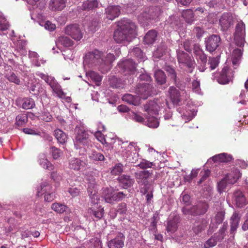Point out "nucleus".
Wrapping results in <instances>:
<instances>
[{
	"mask_svg": "<svg viewBox=\"0 0 248 248\" xmlns=\"http://www.w3.org/2000/svg\"><path fill=\"white\" fill-rule=\"evenodd\" d=\"M103 53L97 49L88 52L85 56L84 62L90 66L98 65L104 71L110 68V65L115 60V57L113 54L108 53L105 57Z\"/></svg>",
	"mask_w": 248,
	"mask_h": 248,
	"instance_id": "1",
	"label": "nucleus"
},
{
	"mask_svg": "<svg viewBox=\"0 0 248 248\" xmlns=\"http://www.w3.org/2000/svg\"><path fill=\"white\" fill-rule=\"evenodd\" d=\"M136 25L129 20H123L118 24L114 31L113 38L117 43L130 42L136 36Z\"/></svg>",
	"mask_w": 248,
	"mask_h": 248,
	"instance_id": "2",
	"label": "nucleus"
},
{
	"mask_svg": "<svg viewBox=\"0 0 248 248\" xmlns=\"http://www.w3.org/2000/svg\"><path fill=\"white\" fill-rule=\"evenodd\" d=\"M228 224L224 222L217 232L215 233L204 243V248H210L216 246L218 242H221L227 234Z\"/></svg>",
	"mask_w": 248,
	"mask_h": 248,
	"instance_id": "3",
	"label": "nucleus"
},
{
	"mask_svg": "<svg viewBox=\"0 0 248 248\" xmlns=\"http://www.w3.org/2000/svg\"><path fill=\"white\" fill-rule=\"evenodd\" d=\"M245 25L242 21L236 25L234 40L237 46L243 47L245 42Z\"/></svg>",
	"mask_w": 248,
	"mask_h": 248,
	"instance_id": "4",
	"label": "nucleus"
},
{
	"mask_svg": "<svg viewBox=\"0 0 248 248\" xmlns=\"http://www.w3.org/2000/svg\"><path fill=\"white\" fill-rule=\"evenodd\" d=\"M89 136V135L85 130L78 128L74 140V145L76 149L79 148L80 145L88 147L91 143Z\"/></svg>",
	"mask_w": 248,
	"mask_h": 248,
	"instance_id": "5",
	"label": "nucleus"
},
{
	"mask_svg": "<svg viewBox=\"0 0 248 248\" xmlns=\"http://www.w3.org/2000/svg\"><path fill=\"white\" fill-rule=\"evenodd\" d=\"M153 90L154 87L152 84L146 83L144 84L139 83L135 89V93L139 95L140 99H146L152 94Z\"/></svg>",
	"mask_w": 248,
	"mask_h": 248,
	"instance_id": "6",
	"label": "nucleus"
},
{
	"mask_svg": "<svg viewBox=\"0 0 248 248\" xmlns=\"http://www.w3.org/2000/svg\"><path fill=\"white\" fill-rule=\"evenodd\" d=\"M65 34L70 36L75 41H80L83 37V32L79 25L73 24L67 25L64 29Z\"/></svg>",
	"mask_w": 248,
	"mask_h": 248,
	"instance_id": "7",
	"label": "nucleus"
},
{
	"mask_svg": "<svg viewBox=\"0 0 248 248\" xmlns=\"http://www.w3.org/2000/svg\"><path fill=\"white\" fill-rule=\"evenodd\" d=\"M177 57L179 63L188 68L189 72H192L194 67V63L190 56L187 53L179 50L177 51Z\"/></svg>",
	"mask_w": 248,
	"mask_h": 248,
	"instance_id": "8",
	"label": "nucleus"
},
{
	"mask_svg": "<svg viewBox=\"0 0 248 248\" xmlns=\"http://www.w3.org/2000/svg\"><path fill=\"white\" fill-rule=\"evenodd\" d=\"M142 114L145 118L144 124L151 128H156L159 125V122L154 115L156 114L155 109H144Z\"/></svg>",
	"mask_w": 248,
	"mask_h": 248,
	"instance_id": "9",
	"label": "nucleus"
},
{
	"mask_svg": "<svg viewBox=\"0 0 248 248\" xmlns=\"http://www.w3.org/2000/svg\"><path fill=\"white\" fill-rule=\"evenodd\" d=\"M51 186L46 182L41 184L40 188L38 189L36 196L39 197L42 194L45 195V201L47 202H51L54 200L55 196L54 193L50 192Z\"/></svg>",
	"mask_w": 248,
	"mask_h": 248,
	"instance_id": "10",
	"label": "nucleus"
},
{
	"mask_svg": "<svg viewBox=\"0 0 248 248\" xmlns=\"http://www.w3.org/2000/svg\"><path fill=\"white\" fill-rule=\"evenodd\" d=\"M122 73L124 75L134 74L136 71V65L132 60H126L118 64Z\"/></svg>",
	"mask_w": 248,
	"mask_h": 248,
	"instance_id": "11",
	"label": "nucleus"
},
{
	"mask_svg": "<svg viewBox=\"0 0 248 248\" xmlns=\"http://www.w3.org/2000/svg\"><path fill=\"white\" fill-rule=\"evenodd\" d=\"M208 222L204 218H197L192 224V230L194 234L201 236L202 233L206 229Z\"/></svg>",
	"mask_w": 248,
	"mask_h": 248,
	"instance_id": "12",
	"label": "nucleus"
},
{
	"mask_svg": "<svg viewBox=\"0 0 248 248\" xmlns=\"http://www.w3.org/2000/svg\"><path fill=\"white\" fill-rule=\"evenodd\" d=\"M205 42L206 50L210 52H213L218 47L220 42V38L217 35L213 34L207 38Z\"/></svg>",
	"mask_w": 248,
	"mask_h": 248,
	"instance_id": "13",
	"label": "nucleus"
},
{
	"mask_svg": "<svg viewBox=\"0 0 248 248\" xmlns=\"http://www.w3.org/2000/svg\"><path fill=\"white\" fill-rule=\"evenodd\" d=\"M125 237L122 232H118L115 238L108 243V248H123L124 245Z\"/></svg>",
	"mask_w": 248,
	"mask_h": 248,
	"instance_id": "14",
	"label": "nucleus"
},
{
	"mask_svg": "<svg viewBox=\"0 0 248 248\" xmlns=\"http://www.w3.org/2000/svg\"><path fill=\"white\" fill-rule=\"evenodd\" d=\"M233 76L231 69L228 67H224L217 77V80L220 84H225L229 83Z\"/></svg>",
	"mask_w": 248,
	"mask_h": 248,
	"instance_id": "15",
	"label": "nucleus"
},
{
	"mask_svg": "<svg viewBox=\"0 0 248 248\" xmlns=\"http://www.w3.org/2000/svg\"><path fill=\"white\" fill-rule=\"evenodd\" d=\"M232 201L236 207L242 208L247 204V200L244 193L240 191L237 190L233 194Z\"/></svg>",
	"mask_w": 248,
	"mask_h": 248,
	"instance_id": "16",
	"label": "nucleus"
},
{
	"mask_svg": "<svg viewBox=\"0 0 248 248\" xmlns=\"http://www.w3.org/2000/svg\"><path fill=\"white\" fill-rule=\"evenodd\" d=\"M120 13V6L118 5H109L105 9L107 18L111 20L118 17Z\"/></svg>",
	"mask_w": 248,
	"mask_h": 248,
	"instance_id": "17",
	"label": "nucleus"
},
{
	"mask_svg": "<svg viewBox=\"0 0 248 248\" xmlns=\"http://www.w3.org/2000/svg\"><path fill=\"white\" fill-rule=\"evenodd\" d=\"M241 216L237 212H234L230 219V233L233 236L238 227Z\"/></svg>",
	"mask_w": 248,
	"mask_h": 248,
	"instance_id": "18",
	"label": "nucleus"
},
{
	"mask_svg": "<svg viewBox=\"0 0 248 248\" xmlns=\"http://www.w3.org/2000/svg\"><path fill=\"white\" fill-rule=\"evenodd\" d=\"M232 22L231 15L228 13H224L219 19V24L223 31L227 30Z\"/></svg>",
	"mask_w": 248,
	"mask_h": 248,
	"instance_id": "19",
	"label": "nucleus"
},
{
	"mask_svg": "<svg viewBox=\"0 0 248 248\" xmlns=\"http://www.w3.org/2000/svg\"><path fill=\"white\" fill-rule=\"evenodd\" d=\"M133 142L130 143L127 149L125 150L124 155L126 157V159L129 162L134 163L138 159V154L136 153L135 150L132 152L131 148L134 146Z\"/></svg>",
	"mask_w": 248,
	"mask_h": 248,
	"instance_id": "20",
	"label": "nucleus"
},
{
	"mask_svg": "<svg viewBox=\"0 0 248 248\" xmlns=\"http://www.w3.org/2000/svg\"><path fill=\"white\" fill-rule=\"evenodd\" d=\"M86 163L78 158H72L69 162V168L76 170H83L85 168Z\"/></svg>",
	"mask_w": 248,
	"mask_h": 248,
	"instance_id": "21",
	"label": "nucleus"
},
{
	"mask_svg": "<svg viewBox=\"0 0 248 248\" xmlns=\"http://www.w3.org/2000/svg\"><path fill=\"white\" fill-rule=\"evenodd\" d=\"M152 174V171L149 170H140L135 172V177L138 184L147 181Z\"/></svg>",
	"mask_w": 248,
	"mask_h": 248,
	"instance_id": "22",
	"label": "nucleus"
},
{
	"mask_svg": "<svg viewBox=\"0 0 248 248\" xmlns=\"http://www.w3.org/2000/svg\"><path fill=\"white\" fill-rule=\"evenodd\" d=\"M18 106H21L22 108H33L35 106L34 100L31 98L18 99L16 100Z\"/></svg>",
	"mask_w": 248,
	"mask_h": 248,
	"instance_id": "23",
	"label": "nucleus"
},
{
	"mask_svg": "<svg viewBox=\"0 0 248 248\" xmlns=\"http://www.w3.org/2000/svg\"><path fill=\"white\" fill-rule=\"evenodd\" d=\"M168 93L170 97L174 104H177L180 101V93L176 88L173 86L170 87Z\"/></svg>",
	"mask_w": 248,
	"mask_h": 248,
	"instance_id": "24",
	"label": "nucleus"
},
{
	"mask_svg": "<svg viewBox=\"0 0 248 248\" xmlns=\"http://www.w3.org/2000/svg\"><path fill=\"white\" fill-rule=\"evenodd\" d=\"M157 34V31L155 30L149 31L144 37L143 42L144 44L147 45L153 44L156 41Z\"/></svg>",
	"mask_w": 248,
	"mask_h": 248,
	"instance_id": "25",
	"label": "nucleus"
},
{
	"mask_svg": "<svg viewBox=\"0 0 248 248\" xmlns=\"http://www.w3.org/2000/svg\"><path fill=\"white\" fill-rule=\"evenodd\" d=\"M118 180L124 188L131 187L134 183L133 179L131 178L130 176L125 174L119 176Z\"/></svg>",
	"mask_w": 248,
	"mask_h": 248,
	"instance_id": "26",
	"label": "nucleus"
},
{
	"mask_svg": "<svg viewBox=\"0 0 248 248\" xmlns=\"http://www.w3.org/2000/svg\"><path fill=\"white\" fill-rule=\"evenodd\" d=\"M66 0H51L49 8L51 10L61 11L65 7Z\"/></svg>",
	"mask_w": 248,
	"mask_h": 248,
	"instance_id": "27",
	"label": "nucleus"
},
{
	"mask_svg": "<svg viewBox=\"0 0 248 248\" xmlns=\"http://www.w3.org/2000/svg\"><path fill=\"white\" fill-rule=\"evenodd\" d=\"M242 55V51L241 49L236 48L232 51V60L234 68H236L240 63Z\"/></svg>",
	"mask_w": 248,
	"mask_h": 248,
	"instance_id": "28",
	"label": "nucleus"
},
{
	"mask_svg": "<svg viewBox=\"0 0 248 248\" xmlns=\"http://www.w3.org/2000/svg\"><path fill=\"white\" fill-rule=\"evenodd\" d=\"M114 190L111 187L104 188L103 196L105 201L110 204H113V196Z\"/></svg>",
	"mask_w": 248,
	"mask_h": 248,
	"instance_id": "29",
	"label": "nucleus"
},
{
	"mask_svg": "<svg viewBox=\"0 0 248 248\" xmlns=\"http://www.w3.org/2000/svg\"><path fill=\"white\" fill-rule=\"evenodd\" d=\"M57 43L65 47H71L74 45V42L69 37L64 35L60 36L58 38Z\"/></svg>",
	"mask_w": 248,
	"mask_h": 248,
	"instance_id": "30",
	"label": "nucleus"
},
{
	"mask_svg": "<svg viewBox=\"0 0 248 248\" xmlns=\"http://www.w3.org/2000/svg\"><path fill=\"white\" fill-rule=\"evenodd\" d=\"M123 100L128 104L135 106L139 105L140 103V99L138 96H134L131 94H125L123 96Z\"/></svg>",
	"mask_w": 248,
	"mask_h": 248,
	"instance_id": "31",
	"label": "nucleus"
},
{
	"mask_svg": "<svg viewBox=\"0 0 248 248\" xmlns=\"http://www.w3.org/2000/svg\"><path fill=\"white\" fill-rule=\"evenodd\" d=\"M29 88L30 93L34 95H39L45 92L41 85L37 82L31 83Z\"/></svg>",
	"mask_w": 248,
	"mask_h": 248,
	"instance_id": "32",
	"label": "nucleus"
},
{
	"mask_svg": "<svg viewBox=\"0 0 248 248\" xmlns=\"http://www.w3.org/2000/svg\"><path fill=\"white\" fill-rule=\"evenodd\" d=\"M154 77L155 81L158 85H163L166 82V76L161 70L158 69L155 72Z\"/></svg>",
	"mask_w": 248,
	"mask_h": 248,
	"instance_id": "33",
	"label": "nucleus"
},
{
	"mask_svg": "<svg viewBox=\"0 0 248 248\" xmlns=\"http://www.w3.org/2000/svg\"><path fill=\"white\" fill-rule=\"evenodd\" d=\"M89 158L94 162L103 161L105 159V156L103 154L95 150H92L91 152L89 154Z\"/></svg>",
	"mask_w": 248,
	"mask_h": 248,
	"instance_id": "34",
	"label": "nucleus"
},
{
	"mask_svg": "<svg viewBox=\"0 0 248 248\" xmlns=\"http://www.w3.org/2000/svg\"><path fill=\"white\" fill-rule=\"evenodd\" d=\"M232 159L231 155L226 153H222L212 157V160L214 162L219 161L221 162H229Z\"/></svg>",
	"mask_w": 248,
	"mask_h": 248,
	"instance_id": "35",
	"label": "nucleus"
},
{
	"mask_svg": "<svg viewBox=\"0 0 248 248\" xmlns=\"http://www.w3.org/2000/svg\"><path fill=\"white\" fill-rule=\"evenodd\" d=\"M98 2L97 0H87L85 1L82 6L83 10H92L98 7Z\"/></svg>",
	"mask_w": 248,
	"mask_h": 248,
	"instance_id": "36",
	"label": "nucleus"
},
{
	"mask_svg": "<svg viewBox=\"0 0 248 248\" xmlns=\"http://www.w3.org/2000/svg\"><path fill=\"white\" fill-rule=\"evenodd\" d=\"M182 114V117L186 122H189L196 115L197 111H192L191 109H182L180 111Z\"/></svg>",
	"mask_w": 248,
	"mask_h": 248,
	"instance_id": "37",
	"label": "nucleus"
},
{
	"mask_svg": "<svg viewBox=\"0 0 248 248\" xmlns=\"http://www.w3.org/2000/svg\"><path fill=\"white\" fill-rule=\"evenodd\" d=\"M88 213L92 216L93 220H98L101 219L104 215V209L99 208L97 210H95L92 208L88 209Z\"/></svg>",
	"mask_w": 248,
	"mask_h": 248,
	"instance_id": "38",
	"label": "nucleus"
},
{
	"mask_svg": "<svg viewBox=\"0 0 248 248\" xmlns=\"http://www.w3.org/2000/svg\"><path fill=\"white\" fill-rule=\"evenodd\" d=\"M178 217H175L172 219L168 221L167 226V231L171 233L174 232L177 229Z\"/></svg>",
	"mask_w": 248,
	"mask_h": 248,
	"instance_id": "39",
	"label": "nucleus"
},
{
	"mask_svg": "<svg viewBox=\"0 0 248 248\" xmlns=\"http://www.w3.org/2000/svg\"><path fill=\"white\" fill-rule=\"evenodd\" d=\"M195 205L197 209L198 216L205 214L209 208L208 204L204 202H200Z\"/></svg>",
	"mask_w": 248,
	"mask_h": 248,
	"instance_id": "40",
	"label": "nucleus"
},
{
	"mask_svg": "<svg viewBox=\"0 0 248 248\" xmlns=\"http://www.w3.org/2000/svg\"><path fill=\"white\" fill-rule=\"evenodd\" d=\"M54 135L59 143L63 144L67 141V135L61 129H57L55 130Z\"/></svg>",
	"mask_w": 248,
	"mask_h": 248,
	"instance_id": "41",
	"label": "nucleus"
},
{
	"mask_svg": "<svg viewBox=\"0 0 248 248\" xmlns=\"http://www.w3.org/2000/svg\"><path fill=\"white\" fill-rule=\"evenodd\" d=\"M182 212L185 216L191 215L192 216H198V214L196 205H193L191 207H188L184 206L182 209Z\"/></svg>",
	"mask_w": 248,
	"mask_h": 248,
	"instance_id": "42",
	"label": "nucleus"
},
{
	"mask_svg": "<svg viewBox=\"0 0 248 248\" xmlns=\"http://www.w3.org/2000/svg\"><path fill=\"white\" fill-rule=\"evenodd\" d=\"M5 77L11 82L14 83L15 84L18 85L21 84V80L13 72H10L6 73Z\"/></svg>",
	"mask_w": 248,
	"mask_h": 248,
	"instance_id": "43",
	"label": "nucleus"
},
{
	"mask_svg": "<svg viewBox=\"0 0 248 248\" xmlns=\"http://www.w3.org/2000/svg\"><path fill=\"white\" fill-rule=\"evenodd\" d=\"M182 16L188 23L191 24L193 21L194 13L191 9L184 10L182 12Z\"/></svg>",
	"mask_w": 248,
	"mask_h": 248,
	"instance_id": "44",
	"label": "nucleus"
},
{
	"mask_svg": "<svg viewBox=\"0 0 248 248\" xmlns=\"http://www.w3.org/2000/svg\"><path fill=\"white\" fill-rule=\"evenodd\" d=\"M37 75L42 79L44 80L50 87L57 81L54 77L49 76L42 73H40Z\"/></svg>",
	"mask_w": 248,
	"mask_h": 248,
	"instance_id": "45",
	"label": "nucleus"
},
{
	"mask_svg": "<svg viewBox=\"0 0 248 248\" xmlns=\"http://www.w3.org/2000/svg\"><path fill=\"white\" fill-rule=\"evenodd\" d=\"M88 75L91 79L94 81L97 86H99L100 85L102 80V77L98 73L94 71H91L89 72Z\"/></svg>",
	"mask_w": 248,
	"mask_h": 248,
	"instance_id": "46",
	"label": "nucleus"
},
{
	"mask_svg": "<svg viewBox=\"0 0 248 248\" xmlns=\"http://www.w3.org/2000/svg\"><path fill=\"white\" fill-rule=\"evenodd\" d=\"M51 88L53 92H55L59 97L62 98L64 96V93L61 89V86L57 81H56L54 84H52Z\"/></svg>",
	"mask_w": 248,
	"mask_h": 248,
	"instance_id": "47",
	"label": "nucleus"
},
{
	"mask_svg": "<svg viewBox=\"0 0 248 248\" xmlns=\"http://www.w3.org/2000/svg\"><path fill=\"white\" fill-rule=\"evenodd\" d=\"M66 206L59 203H54L51 205L52 210L58 213H63L66 211Z\"/></svg>",
	"mask_w": 248,
	"mask_h": 248,
	"instance_id": "48",
	"label": "nucleus"
},
{
	"mask_svg": "<svg viewBox=\"0 0 248 248\" xmlns=\"http://www.w3.org/2000/svg\"><path fill=\"white\" fill-rule=\"evenodd\" d=\"M219 63V57H209L208 64L211 70L215 69L217 67Z\"/></svg>",
	"mask_w": 248,
	"mask_h": 248,
	"instance_id": "49",
	"label": "nucleus"
},
{
	"mask_svg": "<svg viewBox=\"0 0 248 248\" xmlns=\"http://www.w3.org/2000/svg\"><path fill=\"white\" fill-rule=\"evenodd\" d=\"M139 83H141L144 84L146 83L152 84V78L147 73H142L140 74L139 77Z\"/></svg>",
	"mask_w": 248,
	"mask_h": 248,
	"instance_id": "50",
	"label": "nucleus"
},
{
	"mask_svg": "<svg viewBox=\"0 0 248 248\" xmlns=\"http://www.w3.org/2000/svg\"><path fill=\"white\" fill-rule=\"evenodd\" d=\"M165 70L168 74V76L171 79H173L174 82L176 81L177 74L173 67L170 65L166 66Z\"/></svg>",
	"mask_w": 248,
	"mask_h": 248,
	"instance_id": "51",
	"label": "nucleus"
},
{
	"mask_svg": "<svg viewBox=\"0 0 248 248\" xmlns=\"http://www.w3.org/2000/svg\"><path fill=\"white\" fill-rule=\"evenodd\" d=\"M39 161L40 165L44 168L49 170H53V165L46 158H40Z\"/></svg>",
	"mask_w": 248,
	"mask_h": 248,
	"instance_id": "52",
	"label": "nucleus"
},
{
	"mask_svg": "<svg viewBox=\"0 0 248 248\" xmlns=\"http://www.w3.org/2000/svg\"><path fill=\"white\" fill-rule=\"evenodd\" d=\"M227 181L224 177L219 182L217 183V191L219 193H222L226 189L228 185Z\"/></svg>",
	"mask_w": 248,
	"mask_h": 248,
	"instance_id": "53",
	"label": "nucleus"
},
{
	"mask_svg": "<svg viewBox=\"0 0 248 248\" xmlns=\"http://www.w3.org/2000/svg\"><path fill=\"white\" fill-rule=\"evenodd\" d=\"M155 166V165L153 162H150L146 159H142L140 163L137 165V166L139 167L140 169L143 170L147 168H151Z\"/></svg>",
	"mask_w": 248,
	"mask_h": 248,
	"instance_id": "54",
	"label": "nucleus"
},
{
	"mask_svg": "<svg viewBox=\"0 0 248 248\" xmlns=\"http://www.w3.org/2000/svg\"><path fill=\"white\" fill-rule=\"evenodd\" d=\"M141 115L138 113L132 112L130 117L132 120L136 122L144 124L145 118L142 114Z\"/></svg>",
	"mask_w": 248,
	"mask_h": 248,
	"instance_id": "55",
	"label": "nucleus"
},
{
	"mask_svg": "<svg viewBox=\"0 0 248 248\" xmlns=\"http://www.w3.org/2000/svg\"><path fill=\"white\" fill-rule=\"evenodd\" d=\"M109 84L112 88H123V84L121 82V80L116 77H112L110 79Z\"/></svg>",
	"mask_w": 248,
	"mask_h": 248,
	"instance_id": "56",
	"label": "nucleus"
},
{
	"mask_svg": "<svg viewBox=\"0 0 248 248\" xmlns=\"http://www.w3.org/2000/svg\"><path fill=\"white\" fill-rule=\"evenodd\" d=\"M115 211L120 215L125 214L127 212L126 204L124 202L119 203L117 206Z\"/></svg>",
	"mask_w": 248,
	"mask_h": 248,
	"instance_id": "57",
	"label": "nucleus"
},
{
	"mask_svg": "<svg viewBox=\"0 0 248 248\" xmlns=\"http://www.w3.org/2000/svg\"><path fill=\"white\" fill-rule=\"evenodd\" d=\"M167 46L164 42H161L157 46L155 53L158 54V57L162 56L167 50Z\"/></svg>",
	"mask_w": 248,
	"mask_h": 248,
	"instance_id": "58",
	"label": "nucleus"
},
{
	"mask_svg": "<svg viewBox=\"0 0 248 248\" xmlns=\"http://www.w3.org/2000/svg\"><path fill=\"white\" fill-rule=\"evenodd\" d=\"M124 166L121 163L117 164L111 171V173L113 175H119L123 171Z\"/></svg>",
	"mask_w": 248,
	"mask_h": 248,
	"instance_id": "59",
	"label": "nucleus"
},
{
	"mask_svg": "<svg viewBox=\"0 0 248 248\" xmlns=\"http://www.w3.org/2000/svg\"><path fill=\"white\" fill-rule=\"evenodd\" d=\"M201 178L198 182V184L200 185L205 181L210 175V171L209 170H205L203 172H201Z\"/></svg>",
	"mask_w": 248,
	"mask_h": 248,
	"instance_id": "60",
	"label": "nucleus"
},
{
	"mask_svg": "<svg viewBox=\"0 0 248 248\" xmlns=\"http://www.w3.org/2000/svg\"><path fill=\"white\" fill-rule=\"evenodd\" d=\"M52 155L54 159H56L58 158L62 154L61 150L54 146H52L50 148Z\"/></svg>",
	"mask_w": 248,
	"mask_h": 248,
	"instance_id": "61",
	"label": "nucleus"
},
{
	"mask_svg": "<svg viewBox=\"0 0 248 248\" xmlns=\"http://www.w3.org/2000/svg\"><path fill=\"white\" fill-rule=\"evenodd\" d=\"M9 27V24L5 18L0 16V31L7 30Z\"/></svg>",
	"mask_w": 248,
	"mask_h": 248,
	"instance_id": "62",
	"label": "nucleus"
},
{
	"mask_svg": "<svg viewBox=\"0 0 248 248\" xmlns=\"http://www.w3.org/2000/svg\"><path fill=\"white\" fill-rule=\"evenodd\" d=\"M224 178L227 181L229 184H233L238 179V177H236L234 176L233 173L227 174L225 175Z\"/></svg>",
	"mask_w": 248,
	"mask_h": 248,
	"instance_id": "63",
	"label": "nucleus"
},
{
	"mask_svg": "<svg viewBox=\"0 0 248 248\" xmlns=\"http://www.w3.org/2000/svg\"><path fill=\"white\" fill-rule=\"evenodd\" d=\"M197 60H199L203 63H205L207 62V56L204 53L203 51H197V54L195 55Z\"/></svg>",
	"mask_w": 248,
	"mask_h": 248,
	"instance_id": "64",
	"label": "nucleus"
}]
</instances>
